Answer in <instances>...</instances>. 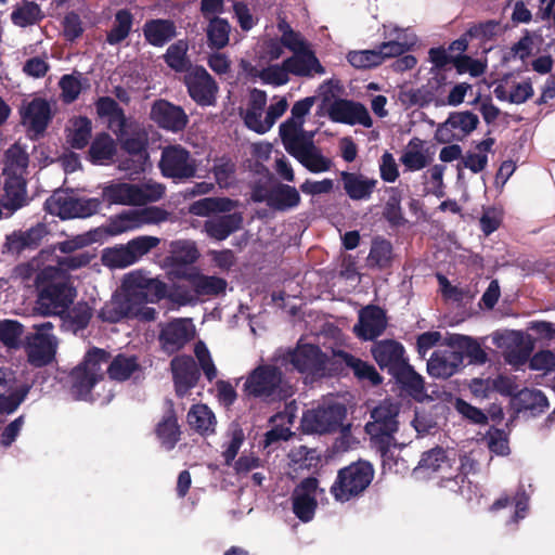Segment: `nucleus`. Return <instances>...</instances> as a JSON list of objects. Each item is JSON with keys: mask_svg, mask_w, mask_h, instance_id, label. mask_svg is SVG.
<instances>
[{"mask_svg": "<svg viewBox=\"0 0 555 555\" xmlns=\"http://www.w3.org/2000/svg\"><path fill=\"white\" fill-rule=\"evenodd\" d=\"M167 211L150 206L139 210L124 211L116 216L111 222L112 232L119 234L129 230L140 228L143 224H152L165 221Z\"/></svg>", "mask_w": 555, "mask_h": 555, "instance_id": "obj_14", "label": "nucleus"}, {"mask_svg": "<svg viewBox=\"0 0 555 555\" xmlns=\"http://www.w3.org/2000/svg\"><path fill=\"white\" fill-rule=\"evenodd\" d=\"M30 386L23 384L17 386V389L11 393H0V415L12 414L24 402L29 393Z\"/></svg>", "mask_w": 555, "mask_h": 555, "instance_id": "obj_58", "label": "nucleus"}, {"mask_svg": "<svg viewBox=\"0 0 555 555\" xmlns=\"http://www.w3.org/2000/svg\"><path fill=\"white\" fill-rule=\"evenodd\" d=\"M389 196L385 203L383 209V217L392 227H400L405 223V219L402 214L401 201L402 192L398 188L387 189Z\"/></svg>", "mask_w": 555, "mask_h": 555, "instance_id": "obj_48", "label": "nucleus"}, {"mask_svg": "<svg viewBox=\"0 0 555 555\" xmlns=\"http://www.w3.org/2000/svg\"><path fill=\"white\" fill-rule=\"evenodd\" d=\"M150 116L159 128L173 133L184 130L189 122V116L181 106L164 99L152 104Z\"/></svg>", "mask_w": 555, "mask_h": 555, "instance_id": "obj_15", "label": "nucleus"}, {"mask_svg": "<svg viewBox=\"0 0 555 555\" xmlns=\"http://www.w3.org/2000/svg\"><path fill=\"white\" fill-rule=\"evenodd\" d=\"M242 222L243 217L241 214H228L206 220L204 223V230L209 237L216 241H223L237 231L241 228Z\"/></svg>", "mask_w": 555, "mask_h": 555, "instance_id": "obj_32", "label": "nucleus"}, {"mask_svg": "<svg viewBox=\"0 0 555 555\" xmlns=\"http://www.w3.org/2000/svg\"><path fill=\"white\" fill-rule=\"evenodd\" d=\"M291 74L288 67L285 65V60L282 64L269 65L259 73V77L263 83L272 86H284L289 81L288 75Z\"/></svg>", "mask_w": 555, "mask_h": 555, "instance_id": "obj_60", "label": "nucleus"}, {"mask_svg": "<svg viewBox=\"0 0 555 555\" xmlns=\"http://www.w3.org/2000/svg\"><path fill=\"white\" fill-rule=\"evenodd\" d=\"M447 124H450L451 128L461 130L464 135H468L477 129L479 118L470 111L452 112L447 118Z\"/></svg>", "mask_w": 555, "mask_h": 555, "instance_id": "obj_57", "label": "nucleus"}, {"mask_svg": "<svg viewBox=\"0 0 555 555\" xmlns=\"http://www.w3.org/2000/svg\"><path fill=\"white\" fill-rule=\"evenodd\" d=\"M453 405L455 411L472 424L486 425L488 423V416L486 413L481 409L472 405L464 399L456 398Z\"/></svg>", "mask_w": 555, "mask_h": 555, "instance_id": "obj_62", "label": "nucleus"}, {"mask_svg": "<svg viewBox=\"0 0 555 555\" xmlns=\"http://www.w3.org/2000/svg\"><path fill=\"white\" fill-rule=\"evenodd\" d=\"M302 126L304 121H297L294 118H288L280 125V137L289 155L312 139L313 134L308 135Z\"/></svg>", "mask_w": 555, "mask_h": 555, "instance_id": "obj_35", "label": "nucleus"}, {"mask_svg": "<svg viewBox=\"0 0 555 555\" xmlns=\"http://www.w3.org/2000/svg\"><path fill=\"white\" fill-rule=\"evenodd\" d=\"M145 41L153 47H164L177 36V26L169 18H151L143 25Z\"/></svg>", "mask_w": 555, "mask_h": 555, "instance_id": "obj_29", "label": "nucleus"}, {"mask_svg": "<svg viewBox=\"0 0 555 555\" xmlns=\"http://www.w3.org/2000/svg\"><path fill=\"white\" fill-rule=\"evenodd\" d=\"M230 441L227 444V448L222 452V456L224 459L225 465H231L235 460L244 440L245 435L240 424L233 423L229 428Z\"/></svg>", "mask_w": 555, "mask_h": 555, "instance_id": "obj_61", "label": "nucleus"}, {"mask_svg": "<svg viewBox=\"0 0 555 555\" xmlns=\"http://www.w3.org/2000/svg\"><path fill=\"white\" fill-rule=\"evenodd\" d=\"M95 108L99 117L108 118L109 128L120 137L126 132L127 117L124 109L111 96H100L95 101Z\"/></svg>", "mask_w": 555, "mask_h": 555, "instance_id": "obj_31", "label": "nucleus"}, {"mask_svg": "<svg viewBox=\"0 0 555 555\" xmlns=\"http://www.w3.org/2000/svg\"><path fill=\"white\" fill-rule=\"evenodd\" d=\"M475 464L476 463L474 460L464 456L461 460L462 473L456 475L454 478L442 479V487L448 488L449 490L454 491L462 496H466L465 490H468L470 487V481L467 478V474L474 469Z\"/></svg>", "mask_w": 555, "mask_h": 555, "instance_id": "obj_53", "label": "nucleus"}, {"mask_svg": "<svg viewBox=\"0 0 555 555\" xmlns=\"http://www.w3.org/2000/svg\"><path fill=\"white\" fill-rule=\"evenodd\" d=\"M515 405L518 411H530L533 416L544 413L548 406V400L539 389L524 388L515 395Z\"/></svg>", "mask_w": 555, "mask_h": 555, "instance_id": "obj_37", "label": "nucleus"}, {"mask_svg": "<svg viewBox=\"0 0 555 555\" xmlns=\"http://www.w3.org/2000/svg\"><path fill=\"white\" fill-rule=\"evenodd\" d=\"M463 366L461 352L448 347L433 352L427 361V372L436 378H449Z\"/></svg>", "mask_w": 555, "mask_h": 555, "instance_id": "obj_23", "label": "nucleus"}, {"mask_svg": "<svg viewBox=\"0 0 555 555\" xmlns=\"http://www.w3.org/2000/svg\"><path fill=\"white\" fill-rule=\"evenodd\" d=\"M139 184L132 183H111L102 191V201L109 205H130L139 206Z\"/></svg>", "mask_w": 555, "mask_h": 555, "instance_id": "obj_33", "label": "nucleus"}, {"mask_svg": "<svg viewBox=\"0 0 555 555\" xmlns=\"http://www.w3.org/2000/svg\"><path fill=\"white\" fill-rule=\"evenodd\" d=\"M189 43L184 39H180L170 44L163 59L168 67L176 73H188L192 66L191 60L188 56Z\"/></svg>", "mask_w": 555, "mask_h": 555, "instance_id": "obj_42", "label": "nucleus"}, {"mask_svg": "<svg viewBox=\"0 0 555 555\" xmlns=\"http://www.w3.org/2000/svg\"><path fill=\"white\" fill-rule=\"evenodd\" d=\"M327 115L334 122L361 125L366 128L373 125L367 108L360 102L347 99H335L327 109Z\"/></svg>", "mask_w": 555, "mask_h": 555, "instance_id": "obj_13", "label": "nucleus"}, {"mask_svg": "<svg viewBox=\"0 0 555 555\" xmlns=\"http://www.w3.org/2000/svg\"><path fill=\"white\" fill-rule=\"evenodd\" d=\"M76 198L70 190H55L44 202V209L62 220L73 219Z\"/></svg>", "mask_w": 555, "mask_h": 555, "instance_id": "obj_36", "label": "nucleus"}, {"mask_svg": "<svg viewBox=\"0 0 555 555\" xmlns=\"http://www.w3.org/2000/svg\"><path fill=\"white\" fill-rule=\"evenodd\" d=\"M168 262L175 267L189 266L197 261L199 251L195 242L179 240L170 243Z\"/></svg>", "mask_w": 555, "mask_h": 555, "instance_id": "obj_43", "label": "nucleus"}, {"mask_svg": "<svg viewBox=\"0 0 555 555\" xmlns=\"http://www.w3.org/2000/svg\"><path fill=\"white\" fill-rule=\"evenodd\" d=\"M81 73L66 74L61 77L59 87L61 89V99L64 103L70 104L75 102L82 90Z\"/></svg>", "mask_w": 555, "mask_h": 555, "instance_id": "obj_55", "label": "nucleus"}, {"mask_svg": "<svg viewBox=\"0 0 555 555\" xmlns=\"http://www.w3.org/2000/svg\"><path fill=\"white\" fill-rule=\"evenodd\" d=\"M154 431L162 447L167 451L175 449L180 441L182 433L178 423L175 403L171 399L165 400L164 414L156 424Z\"/></svg>", "mask_w": 555, "mask_h": 555, "instance_id": "obj_20", "label": "nucleus"}, {"mask_svg": "<svg viewBox=\"0 0 555 555\" xmlns=\"http://www.w3.org/2000/svg\"><path fill=\"white\" fill-rule=\"evenodd\" d=\"M400 392L417 402H423L427 397L425 380L409 361L391 374Z\"/></svg>", "mask_w": 555, "mask_h": 555, "instance_id": "obj_21", "label": "nucleus"}, {"mask_svg": "<svg viewBox=\"0 0 555 555\" xmlns=\"http://www.w3.org/2000/svg\"><path fill=\"white\" fill-rule=\"evenodd\" d=\"M122 294L114 295L104 304L98 318L107 323H117L124 319H135L152 322L156 319L155 308L146 304H157L167 297V285L158 278L151 276L149 271L134 270L122 280Z\"/></svg>", "mask_w": 555, "mask_h": 555, "instance_id": "obj_1", "label": "nucleus"}, {"mask_svg": "<svg viewBox=\"0 0 555 555\" xmlns=\"http://www.w3.org/2000/svg\"><path fill=\"white\" fill-rule=\"evenodd\" d=\"M44 17L39 4L34 1H23L22 5L17 7L11 13V20L14 25L20 27H27L40 22Z\"/></svg>", "mask_w": 555, "mask_h": 555, "instance_id": "obj_49", "label": "nucleus"}, {"mask_svg": "<svg viewBox=\"0 0 555 555\" xmlns=\"http://www.w3.org/2000/svg\"><path fill=\"white\" fill-rule=\"evenodd\" d=\"M334 358L337 362L345 364L353 376L361 383H369L371 386H378L383 383V376L377 372L376 367L350 352L338 349L334 351Z\"/></svg>", "mask_w": 555, "mask_h": 555, "instance_id": "obj_24", "label": "nucleus"}, {"mask_svg": "<svg viewBox=\"0 0 555 555\" xmlns=\"http://www.w3.org/2000/svg\"><path fill=\"white\" fill-rule=\"evenodd\" d=\"M501 22L496 20H487L479 23H473L466 30V36L469 39H476L481 42L494 40L502 34Z\"/></svg>", "mask_w": 555, "mask_h": 555, "instance_id": "obj_51", "label": "nucleus"}, {"mask_svg": "<svg viewBox=\"0 0 555 555\" xmlns=\"http://www.w3.org/2000/svg\"><path fill=\"white\" fill-rule=\"evenodd\" d=\"M111 353L93 347L87 351L82 361L68 374L70 391L76 399L90 395L94 386L104 377L103 365L107 364Z\"/></svg>", "mask_w": 555, "mask_h": 555, "instance_id": "obj_4", "label": "nucleus"}, {"mask_svg": "<svg viewBox=\"0 0 555 555\" xmlns=\"http://www.w3.org/2000/svg\"><path fill=\"white\" fill-rule=\"evenodd\" d=\"M399 408L390 401H383L371 411V420L365 425V431L370 436H376L383 431H398L397 420Z\"/></svg>", "mask_w": 555, "mask_h": 555, "instance_id": "obj_22", "label": "nucleus"}, {"mask_svg": "<svg viewBox=\"0 0 555 555\" xmlns=\"http://www.w3.org/2000/svg\"><path fill=\"white\" fill-rule=\"evenodd\" d=\"M20 115L23 124L37 134H42L53 118L50 103L42 98L24 101Z\"/></svg>", "mask_w": 555, "mask_h": 555, "instance_id": "obj_19", "label": "nucleus"}, {"mask_svg": "<svg viewBox=\"0 0 555 555\" xmlns=\"http://www.w3.org/2000/svg\"><path fill=\"white\" fill-rule=\"evenodd\" d=\"M284 373L281 367L262 363L253 369L243 384V393L248 399L273 403L285 399Z\"/></svg>", "mask_w": 555, "mask_h": 555, "instance_id": "obj_3", "label": "nucleus"}, {"mask_svg": "<svg viewBox=\"0 0 555 555\" xmlns=\"http://www.w3.org/2000/svg\"><path fill=\"white\" fill-rule=\"evenodd\" d=\"M285 361L299 373L323 377L326 373L328 357L317 345L299 344L296 348L287 351Z\"/></svg>", "mask_w": 555, "mask_h": 555, "instance_id": "obj_8", "label": "nucleus"}, {"mask_svg": "<svg viewBox=\"0 0 555 555\" xmlns=\"http://www.w3.org/2000/svg\"><path fill=\"white\" fill-rule=\"evenodd\" d=\"M175 391L179 398L185 397L197 385L199 369L191 356H177L170 362Z\"/></svg>", "mask_w": 555, "mask_h": 555, "instance_id": "obj_17", "label": "nucleus"}, {"mask_svg": "<svg viewBox=\"0 0 555 555\" xmlns=\"http://www.w3.org/2000/svg\"><path fill=\"white\" fill-rule=\"evenodd\" d=\"M374 474V467L369 461L358 460L338 470L330 491L336 501L348 502L369 488Z\"/></svg>", "mask_w": 555, "mask_h": 555, "instance_id": "obj_5", "label": "nucleus"}, {"mask_svg": "<svg viewBox=\"0 0 555 555\" xmlns=\"http://www.w3.org/2000/svg\"><path fill=\"white\" fill-rule=\"evenodd\" d=\"M36 306L42 315H60L73 304L77 292L68 278L52 268L40 271L35 279Z\"/></svg>", "mask_w": 555, "mask_h": 555, "instance_id": "obj_2", "label": "nucleus"}, {"mask_svg": "<svg viewBox=\"0 0 555 555\" xmlns=\"http://www.w3.org/2000/svg\"><path fill=\"white\" fill-rule=\"evenodd\" d=\"M194 337V330L190 320L175 319L163 324L158 334L162 350L171 356L180 351Z\"/></svg>", "mask_w": 555, "mask_h": 555, "instance_id": "obj_12", "label": "nucleus"}, {"mask_svg": "<svg viewBox=\"0 0 555 555\" xmlns=\"http://www.w3.org/2000/svg\"><path fill=\"white\" fill-rule=\"evenodd\" d=\"M1 206L14 212L27 204V181L25 177L8 176L4 179Z\"/></svg>", "mask_w": 555, "mask_h": 555, "instance_id": "obj_28", "label": "nucleus"}, {"mask_svg": "<svg viewBox=\"0 0 555 555\" xmlns=\"http://www.w3.org/2000/svg\"><path fill=\"white\" fill-rule=\"evenodd\" d=\"M160 240L156 236L140 235L127 244H120L104 250L102 261L113 269H124L138 262L143 256L156 248Z\"/></svg>", "mask_w": 555, "mask_h": 555, "instance_id": "obj_6", "label": "nucleus"}, {"mask_svg": "<svg viewBox=\"0 0 555 555\" xmlns=\"http://www.w3.org/2000/svg\"><path fill=\"white\" fill-rule=\"evenodd\" d=\"M24 325L16 320H0V341L9 349H17L22 344Z\"/></svg>", "mask_w": 555, "mask_h": 555, "instance_id": "obj_52", "label": "nucleus"}, {"mask_svg": "<svg viewBox=\"0 0 555 555\" xmlns=\"http://www.w3.org/2000/svg\"><path fill=\"white\" fill-rule=\"evenodd\" d=\"M189 281L198 296H219L225 293L227 281L215 275L191 274Z\"/></svg>", "mask_w": 555, "mask_h": 555, "instance_id": "obj_45", "label": "nucleus"}, {"mask_svg": "<svg viewBox=\"0 0 555 555\" xmlns=\"http://www.w3.org/2000/svg\"><path fill=\"white\" fill-rule=\"evenodd\" d=\"M307 170L313 173L325 172L332 168L333 162L324 156L310 139L292 154Z\"/></svg>", "mask_w": 555, "mask_h": 555, "instance_id": "obj_30", "label": "nucleus"}, {"mask_svg": "<svg viewBox=\"0 0 555 555\" xmlns=\"http://www.w3.org/2000/svg\"><path fill=\"white\" fill-rule=\"evenodd\" d=\"M392 259V245L385 238H375L372 242L367 263L371 268L385 269Z\"/></svg>", "mask_w": 555, "mask_h": 555, "instance_id": "obj_50", "label": "nucleus"}, {"mask_svg": "<svg viewBox=\"0 0 555 555\" xmlns=\"http://www.w3.org/2000/svg\"><path fill=\"white\" fill-rule=\"evenodd\" d=\"M73 132L68 137V143L73 149H85L91 138L92 122L87 116H78L73 120Z\"/></svg>", "mask_w": 555, "mask_h": 555, "instance_id": "obj_54", "label": "nucleus"}, {"mask_svg": "<svg viewBox=\"0 0 555 555\" xmlns=\"http://www.w3.org/2000/svg\"><path fill=\"white\" fill-rule=\"evenodd\" d=\"M285 65L291 74L297 77H312L314 74L323 75L325 73V68L309 47L296 51L292 56L285 59Z\"/></svg>", "mask_w": 555, "mask_h": 555, "instance_id": "obj_25", "label": "nucleus"}, {"mask_svg": "<svg viewBox=\"0 0 555 555\" xmlns=\"http://www.w3.org/2000/svg\"><path fill=\"white\" fill-rule=\"evenodd\" d=\"M188 423L192 429L201 435L215 433L216 417L206 404H194L188 413Z\"/></svg>", "mask_w": 555, "mask_h": 555, "instance_id": "obj_44", "label": "nucleus"}, {"mask_svg": "<svg viewBox=\"0 0 555 555\" xmlns=\"http://www.w3.org/2000/svg\"><path fill=\"white\" fill-rule=\"evenodd\" d=\"M106 373L113 380L125 382L129 379L133 373L141 370L135 356L117 354L106 364Z\"/></svg>", "mask_w": 555, "mask_h": 555, "instance_id": "obj_41", "label": "nucleus"}, {"mask_svg": "<svg viewBox=\"0 0 555 555\" xmlns=\"http://www.w3.org/2000/svg\"><path fill=\"white\" fill-rule=\"evenodd\" d=\"M347 409L341 403L319 406L304 414L302 424L307 431L327 434L338 430L346 418Z\"/></svg>", "mask_w": 555, "mask_h": 555, "instance_id": "obj_10", "label": "nucleus"}, {"mask_svg": "<svg viewBox=\"0 0 555 555\" xmlns=\"http://www.w3.org/2000/svg\"><path fill=\"white\" fill-rule=\"evenodd\" d=\"M231 25L228 20L214 16L207 26V41L211 49L221 50L229 43Z\"/></svg>", "mask_w": 555, "mask_h": 555, "instance_id": "obj_47", "label": "nucleus"}, {"mask_svg": "<svg viewBox=\"0 0 555 555\" xmlns=\"http://www.w3.org/2000/svg\"><path fill=\"white\" fill-rule=\"evenodd\" d=\"M57 345L55 335L29 334L25 343L27 362L37 369L50 365L55 360Z\"/></svg>", "mask_w": 555, "mask_h": 555, "instance_id": "obj_11", "label": "nucleus"}, {"mask_svg": "<svg viewBox=\"0 0 555 555\" xmlns=\"http://www.w3.org/2000/svg\"><path fill=\"white\" fill-rule=\"evenodd\" d=\"M3 176L25 177L29 164V155L20 143L12 144L3 155Z\"/></svg>", "mask_w": 555, "mask_h": 555, "instance_id": "obj_38", "label": "nucleus"}, {"mask_svg": "<svg viewBox=\"0 0 555 555\" xmlns=\"http://www.w3.org/2000/svg\"><path fill=\"white\" fill-rule=\"evenodd\" d=\"M387 327V317L383 308L367 305L359 311L358 323L353 333L362 340H375Z\"/></svg>", "mask_w": 555, "mask_h": 555, "instance_id": "obj_18", "label": "nucleus"}, {"mask_svg": "<svg viewBox=\"0 0 555 555\" xmlns=\"http://www.w3.org/2000/svg\"><path fill=\"white\" fill-rule=\"evenodd\" d=\"M133 20V14L128 9L118 10L113 27L106 34V42L109 46H117L126 40L132 30Z\"/></svg>", "mask_w": 555, "mask_h": 555, "instance_id": "obj_46", "label": "nucleus"}, {"mask_svg": "<svg viewBox=\"0 0 555 555\" xmlns=\"http://www.w3.org/2000/svg\"><path fill=\"white\" fill-rule=\"evenodd\" d=\"M300 203L299 192L295 186L278 183L271 188L269 207L278 211L295 208Z\"/></svg>", "mask_w": 555, "mask_h": 555, "instance_id": "obj_40", "label": "nucleus"}, {"mask_svg": "<svg viewBox=\"0 0 555 555\" xmlns=\"http://www.w3.org/2000/svg\"><path fill=\"white\" fill-rule=\"evenodd\" d=\"M347 60L350 65L358 69H367L382 64V56L378 54L377 49L350 51L347 54Z\"/></svg>", "mask_w": 555, "mask_h": 555, "instance_id": "obj_59", "label": "nucleus"}, {"mask_svg": "<svg viewBox=\"0 0 555 555\" xmlns=\"http://www.w3.org/2000/svg\"><path fill=\"white\" fill-rule=\"evenodd\" d=\"M453 65L459 74L469 73L473 77L483 75L487 68L485 63L466 54H459L454 56Z\"/></svg>", "mask_w": 555, "mask_h": 555, "instance_id": "obj_64", "label": "nucleus"}, {"mask_svg": "<svg viewBox=\"0 0 555 555\" xmlns=\"http://www.w3.org/2000/svg\"><path fill=\"white\" fill-rule=\"evenodd\" d=\"M317 507V498L292 494L293 513L302 522H309L310 520L313 519Z\"/></svg>", "mask_w": 555, "mask_h": 555, "instance_id": "obj_56", "label": "nucleus"}, {"mask_svg": "<svg viewBox=\"0 0 555 555\" xmlns=\"http://www.w3.org/2000/svg\"><path fill=\"white\" fill-rule=\"evenodd\" d=\"M189 96L199 106H214L219 91L218 83L205 67L196 65L183 76Z\"/></svg>", "mask_w": 555, "mask_h": 555, "instance_id": "obj_9", "label": "nucleus"}, {"mask_svg": "<svg viewBox=\"0 0 555 555\" xmlns=\"http://www.w3.org/2000/svg\"><path fill=\"white\" fill-rule=\"evenodd\" d=\"M399 160L406 171H418L431 163V157L424 149V141L414 137L409 141Z\"/></svg>", "mask_w": 555, "mask_h": 555, "instance_id": "obj_34", "label": "nucleus"}, {"mask_svg": "<svg viewBox=\"0 0 555 555\" xmlns=\"http://www.w3.org/2000/svg\"><path fill=\"white\" fill-rule=\"evenodd\" d=\"M66 311L68 321L76 330L86 328L93 315L92 308L86 301H79Z\"/></svg>", "mask_w": 555, "mask_h": 555, "instance_id": "obj_63", "label": "nucleus"}, {"mask_svg": "<svg viewBox=\"0 0 555 555\" xmlns=\"http://www.w3.org/2000/svg\"><path fill=\"white\" fill-rule=\"evenodd\" d=\"M371 353L380 370H386L389 375L409 361L404 346L395 339L375 340Z\"/></svg>", "mask_w": 555, "mask_h": 555, "instance_id": "obj_16", "label": "nucleus"}, {"mask_svg": "<svg viewBox=\"0 0 555 555\" xmlns=\"http://www.w3.org/2000/svg\"><path fill=\"white\" fill-rule=\"evenodd\" d=\"M162 175L175 181H186L196 176L197 162L190 151L180 144L163 149L158 163Z\"/></svg>", "mask_w": 555, "mask_h": 555, "instance_id": "obj_7", "label": "nucleus"}, {"mask_svg": "<svg viewBox=\"0 0 555 555\" xmlns=\"http://www.w3.org/2000/svg\"><path fill=\"white\" fill-rule=\"evenodd\" d=\"M345 193L352 201H366L371 198L378 183L375 178H367L362 173L341 171Z\"/></svg>", "mask_w": 555, "mask_h": 555, "instance_id": "obj_27", "label": "nucleus"}, {"mask_svg": "<svg viewBox=\"0 0 555 555\" xmlns=\"http://www.w3.org/2000/svg\"><path fill=\"white\" fill-rule=\"evenodd\" d=\"M444 345L456 352H461L462 363L464 357L469 359L472 364H485L488 361L487 352L482 349L481 345L473 337L462 334H449L444 338Z\"/></svg>", "mask_w": 555, "mask_h": 555, "instance_id": "obj_26", "label": "nucleus"}, {"mask_svg": "<svg viewBox=\"0 0 555 555\" xmlns=\"http://www.w3.org/2000/svg\"><path fill=\"white\" fill-rule=\"evenodd\" d=\"M117 153L114 139L107 132L95 135L88 151L89 160L94 165H102L113 160Z\"/></svg>", "mask_w": 555, "mask_h": 555, "instance_id": "obj_39", "label": "nucleus"}]
</instances>
